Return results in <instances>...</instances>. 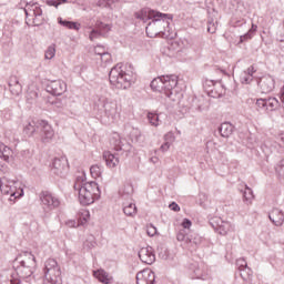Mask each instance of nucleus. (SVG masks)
Masks as SVG:
<instances>
[{
	"label": "nucleus",
	"mask_w": 284,
	"mask_h": 284,
	"mask_svg": "<svg viewBox=\"0 0 284 284\" xmlns=\"http://www.w3.org/2000/svg\"><path fill=\"white\" fill-rule=\"evenodd\" d=\"M135 19L140 21H148L152 19V21L146 27V34L150 37V32L155 31V36L160 34V32H171L172 28L170 27V21H173L174 14L172 13H161L159 11L150 10L148 8H143L140 11L134 13ZM163 28V30H161Z\"/></svg>",
	"instance_id": "1"
},
{
	"label": "nucleus",
	"mask_w": 284,
	"mask_h": 284,
	"mask_svg": "<svg viewBox=\"0 0 284 284\" xmlns=\"http://www.w3.org/2000/svg\"><path fill=\"white\" fill-rule=\"evenodd\" d=\"M12 267L20 280L31 283L34 278L32 274L37 267V257L30 252H24L16 257Z\"/></svg>",
	"instance_id": "2"
},
{
	"label": "nucleus",
	"mask_w": 284,
	"mask_h": 284,
	"mask_svg": "<svg viewBox=\"0 0 284 284\" xmlns=\"http://www.w3.org/2000/svg\"><path fill=\"white\" fill-rule=\"evenodd\" d=\"M109 81L118 90H128L134 83V75L132 71H128L126 65L118 63L110 70Z\"/></svg>",
	"instance_id": "3"
},
{
	"label": "nucleus",
	"mask_w": 284,
	"mask_h": 284,
	"mask_svg": "<svg viewBox=\"0 0 284 284\" xmlns=\"http://www.w3.org/2000/svg\"><path fill=\"white\" fill-rule=\"evenodd\" d=\"M80 183L74 184V190L79 192V201L81 205H92L94 201L101 199V189L94 181L83 183V175L78 178Z\"/></svg>",
	"instance_id": "4"
},
{
	"label": "nucleus",
	"mask_w": 284,
	"mask_h": 284,
	"mask_svg": "<svg viewBox=\"0 0 284 284\" xmlns=\"http://www.w3.org/2000/svg\"><path fill=\"white\" fill-rule=\"evenodd\" d=\"M179 85V77L176 75H162L151 81L150 88L153 92L164 94L171 101H174V88Z\"/></svg>",
	"instance_id": "5"
},
{
	"label": "nucleus",
	"mask_w": 284,
	"mask_h": 284,
	"mask_svg": "<svg viewBox=\"0 0 284 284\" xmlns=\"http://www.w3.org/2000/svg\"><path fill=\"white\" fill-rule=\"evenodd\" d=\"M37 130H40V136H41L42 143H52V139H54V129H52V125H50L48 121L37 120V121L29 122L24 126L23 132L27 136H33Z\"/></svg>",
	"instance_id": "6"
},
{
	"label": "nucleus",
	"mask_w": 284,
	"mask_h": 284,
	"mask_svg": "<svg viewBox=\"0 0 284 284\" xmlns=\"http://www.w3.org/2000/svg\"><path fill=\"white\" fill-rule=\"evenodd\" d=\"M94 110L101 115L106 116L110 121H114L119 116V104L115 101L108 100L105 97L97 95L94 98Z\"/></svg>",
	"instance_id": "7"
},
{
	"label": "nucleus",
	"mask_w": 284,
	"mask_h": 284,
	"mask_svg": "<svg viewBox=\"0 0 284 284\" xmlns=\"http://www.w3.org/2000/svg\"><path fill=\"white\" fill-rule=\"evenodd\" d=\"M41 203L42 214L44 219H48L52 214L53 210H58L61 206V200L50 191H41L39 194Z\"/></svg>",
	"instance_id": "8"
},
{
	"label": "nucleus",
	"mask_w": 284,
	"mask_h": 284,
	"mask_svg": "<svg viewBox=\"0 0 284 284\" xmlns=\"http://www.w3.org/2000/svg\"><path fill=\"white\" fill-rule=\"evenodd\" d=\"M19 185L20 183L17 180H10L8 178L0 179V191L3 194L9 195L10 201H14L23 196V189H21Z\"/></svg>",
	"instance_id": "9"
},
{
	"label": "nucleus",
	"mask_w": 284,
	"mask_h": 284,
	"mask_svg": "<svg viewBox=\"0 0 284 284\" xmlns=\"http://www.w3.org/2000/svg\"><path fill=\"white\" fill-rule=\"evenodd\" d=\"M44 281H61V266L54 258H49L44 262L43 267Z\"/></svg>",
	"instance_id": "10"
},
{
	"label": "nucleus",
	"mask_w": 284,
	"mask_h": 284,
	"mask_svg": "<svg viewBox=\"0 0 284 284\" xmlns=\"http://www.w3.org/2000/svg\"><path fill=\"white\" fill-rule=\"evenodd\" d=\"M110 145L115 152H122L124 156H129L130 152H132V144L116 133L111 138Z\"/></svg>",
	"instance_id": "11"
},
{
	"label": "nucleus",
	"mask_w": 284,
	"mask_h": 284,
	"mask_svg": "<svg viewBox=\"0 0 284 284\" xmlns=\"http://www.w3.org/2000/svg\"><path fill=\"white\" fill-rule=\"evenodd\" d=\"M255 105L258 112H274L281 108V102L276 98H260L256 100Z\"/></svg>",
	"instance_id": "12"
},
{
	"label": "nucleus",
	"mask_w": 284,
	"mask_h": 284,
	"mask_svg": "<svg viewBox=\"0 0 284 284\" xmlns=\"http://www.w3.org/2000/svg\"><path fill=\"white\" fill-rule=\"evenodd\" d=\"M187 270L191 278H197L201 281H205L207 278V271L205 270V265L199 264L196 261L189 262Z\"/></svg>",
	"instance_id": "13"
},
{
	"label": "nucleus",
	"mask_w": 284,
	"mask_h": 284,
	"mask_svg": "<svg viewBox=\"0 0 284 284\" xmlns=\"http://www.w3.org/2000/svg\"><path fill=\"white\" fill-rule=\"evenodd\" d=\"M68 90V84L63 80H52L47 87L45 91L53 97H61V94L65 93Z\"/></svg>",
	"instance_id": "14"
},
{
	"label": "nucleus",
	"mask_w": 284,
	"mask_h": 284,
	"mask_svg": "<svg viewBox=\"0 0 284 284\" xmlns=\"http://www.w3.org/2000/svg\"><path fill=\"white\" fill-rule=\"evenodd\" d=\"M69 170V165H68V159L65 158H55L52 161L51 164V172H53V174H55L57 176H65V174L68 173Z\"/></svg>",
	"instance_id": "15"
},
{
	"label": "nucleus",
	"mask_w": 284,
	"mask_h": 284,
	"mask_svg": "<svg viewBox=\"0 0 284 284\" xmlns=\"http://www.w3.org/2000/svg\"><path fill=\"white\" fill-rule=\"evenodd\" d=\"M257 85L262 92V94H270L276 85V81L272 75H263L257 80Z\"/></svg>",
	"instance_id": "16"
},
{
	"label": "nucleus",
	"mask_w": 284,
	"mask_h": 284,
	"mask_svg": "<svg viewBox=\"0 0 284 284\" xmlns=\"http://www.w3.org/2000/svg\"><path fill=\"white\" fill-rule=\"evenodd\" d=\"M138 254L140 261L145 265H152L156 261V255L154 254V248L152 246L142 247Z\"/></svg>",
	"instance_id": "17"
},
{
	"label": "nucleus",
	"mask_w": 284,
	"mask_h": 284,
	"mask_svg": "<svg viewBox=\"0 0 284 284\" xmlns=\"http://www.w3.org/2000/svg\"><path fill=\"white\" fill-rule=\"evenodd\" d=\"M156 274L150 270H143L136 274V284H154Z\"/></svg>",
	"instance_id": "18"
},
{
	"label": "nucleus",
	"mask_w": 284,
	"mask_h": 284,
	"mask_svg": "<svg viewBox=\"0 0 284 284\" xmlns=\"http://www.w3.org/2000/svg\"><path fill=\"white\" fill-rule=\"evenodd\" d=\"M124 134H131V140L133 143H141L143 141V134L139 128L132 126V124H124Z\"/></svg>",
	"instance_id": "19"
},
{
	"label": "nucleus",
	"mask_w": 284,
	"mask_h": 284,
	"mask_svg": "<svg viewBox=\"0 0 284 284\" xmlns=\"http://www.w3.org/2000/svg\"><path fill=\"white\" fill-rule=\"evenodd\" d=\"M203 243V236L199 235V233H190L186 236V245L191 252H196L199 245Z\"/></svg>",
	"instance_id": "20"
},
{
	"label": "nucleus",
	"mask_w": 284,
	"mask_h": 284,
	"mask_svg": "<svg viewBox=\"0 0 284 284\" xmlns=\"http://www.w3.org/2000/svg\"><path fill=\"white\" fill-rule=\"evenodd\" d=\"M268 219L273 224L276 225V227H281L284 223V213L283 210L274 207L270 213H268Z\"/></svg>",
	"instance_id": "21"
},
{
	"label": "nucleus",
	"mask_w": 284,
	"mask_h": 284,
	"mask_svg": "<svg viewBox=\"0 0 284 284\" xmlns=\"http://www.w3.org/2000/svg\"><path fill=\"white\" fill-rule=\"evenodd\" d=\"M211 225L214 227V230H216V232H219V234H221L222 236H225V234H227V232H230V227H232V225H230V222H225L221 219L217 220L216 225L214 226V222H211Z\"/></svg>",
	"instance_id": "22"
},
{
	"label": "nucleus",
	"mask_w": 284,
	"mask_h": 284,
	"mask_svg": "<svg viewBox=\"0 0 284 284\" xmlns=\"http://www.w3.org/2000/svg\"><path fill=\"white\" fill-rule=\"evenodd\" d=\"M217 130L223 139H229V136H232V134H234V126L230 122L222 123Z\"/></svg>",
	"instance_id": "23"
},
{
	"label": "nucleus",
	"mask_w": 284,
	"mask_h": 284,
	"mask_svg": "<svg viewBox=\"0 0 284 284\" xmlns=\"http://www.w3.org/2000/svg\"><path fill=\"white\" fill-rule=\"evenodd\" d=\"M103 160L105 161L108 168H116V165H119V158H116V155L110 151L103 152Z\"/></svg>",
	"instance_id": "24"
},
{
	"label": "nucleus",
	"mask_w": 284,
	"mask_h": 284,
	"mask_svg": "<svg viewBox=\"0 0 284 284\" xmlns=\"http://www.w3.org/2000/svg\"><path fill=\"white\" fill-rule=\"evenodd\" d=\"M12 154H14L12 149L3 143H0V159H3V161L10 163V161H12Z\"/></svg>",
	"instance_id": "25"
},
{
	"label": "nucleus",
	"mask_w": 284,
	"mask_h": 284,
	"mask_svg": "<svg viewBox=\"0 0 284 284\" xmlns=\"http://www.w3.org/2000/svg\"><path fill=\"white\" fill-rule=\"evenodd\" d=\"M58 23L60 26H63V28H68V30H77V32L81 30V23L70 20H63V18H58Z\"/></svg>",
	"instance_id": "26"
},
{
	"label": "nucleus",
	"mask_w": 284,
	"mask_h": 284,
	"mask_svg": "<svg viewBox=\"0 0 284 284\" xmlns=\"http://www.w3.org/2000/svg\"><path fill=\"white\" fill-rule=\"evenodd\" d=\"M256 30H258V26L252 23L251 29L243 36L240 37V43H245V41H250L256 34Z\"/></svg>",
	"instance_id": "27"
},
{
	"label": "nucleus",
	"mask_w": 284,
	"mask_h": 284,
	"mask_svg": "<svg viewBox=\"0 0 284 284\" xmlns=\"http://www.w3.org/2000/svg\"><path fill=\"white\" fill-rule=\"evenodd\" d=\"M122 199H130L134 194V186L132 184H124V186L119 191Z\"/></svg>",
	"instance_id": "28"
},
{
	"label": "nucleus",
	"mask_w": 284,
	"mask_h": 284,
	"mask_svg": "<svg viewBox=\"0 0 284 284\" xmlns=\"http://www.w3.org/2000/svg\"><path fill=\"white\" fill-rule=\"evenodd\" d=\"M193 110H197V112H203L205 110V99L204 98H193L192 100Z\"/></svg>",
	"instance_id": "29"
},
{
	"label": "nucleus",
	"mask_w": 284,
	"mask_h": 284,
	"mask_svg": "<svg viewBox=\"0 0 284 284\" xmlns=\"http://www.w3.org/2000/svg\"><path fill=\"white\" fill-rule=\"evenodd\" d=\"M239 272H240V276H241V278H243V281H245L246 283L252 281V276L254 273L252 272V268H250V266L240 268Z\"/></svg>",
	"instance_id": "30"
},
{
	"label": "nucleus",
	"mask_w": 284,
	"mask_h": 284,
	"mask_svg": "<svg viewBox=\"0 0 284 284\" xmlns=\"http://www.w3.org/2000/svg\"><path fill=\"white\" fill-rule=\"evenodd\" d=\"M38 3L37 2H28V1H21L19 7L24 9V14L28 17V12H32L34 8H37Z\"/></svg>",
	"instance_id": "31"
},
{
	"label": "nucleus",
	"mask_w": 284,
	"mask_h": 284,
	"mask_svg": "<svg viewBox=\"0 0 284 284\" xmlns=\"http://www.w3.org/2000/svg\"><path fill=\"white\" fill-rule=\"evenodd\" d=\"M123 213L125 214V216H134L136 214V204H125L123 207Z\"/></svg>",
	"instance_id": "32"
},
{
	"label": "nucleus",
	"mask_w": 284,
	"mask_h": 284,
	"mask_svg": "<svg viewBox=\"0 0 284 284\" xmlns=\"http://www.w3.org/2000/svg\"><path fill=\"white\" fill-rule=\"evenodd\" d=\"M97 278H98V281H100V283H103V284L112 283V277H110L108 275V273H105V271H103V270L98 272Z\"/></svg>",
	"instance_id": "33"
},
{
	"label": "nucleus",
	"mask_w": 284,
	"mask_h": 284,
	"mask_svg": "<svg viewBox=\"0 0 284 284\" xmlns=\"http://www.w3.org/2000/svg\"><path fill=\"white\" fill-rule=\"evenodd\" d=\"M98 30L100 31V33L102 34H108V32H110V30H112V26L108 24V23H103L101 21H98L95 23Z\"/></svg>",
	"instance_id": "34"
},
{
	"label": "nucleus",
	"mask_w": 284,
	"mask_h": 284,
	"mask_svg": "<svg viewBox=\"0 0 284 284\" xmlns=\"http://www.w3.org/2000/svg\"><path fill=\"white\" fill-rule=\"evenodd\" d=\"M219 82L217 81H214V80H206L205 82H204V88H205V90L209 92V94L211 95V97H216V95H214V89H210V88H214V85H216Z\"/></svg>",
	"instance_id": "35"
},
{
	"label": "nucleus",
	"mask_w": 284,
	"mask_h": 284,
	"mask_svg": "<svg viewBox=\"0 0 284 284\" xmlns=\"http://www.w3.org/2000/svg\"><path fill=\"white\" fill-rule=\"evenodd\" d=\"M252 199H254V192L250 186H246L243 193V201L246 203H252Z\"/></svg>",
	"instance_id": "36"
},
{
	"label": "nucleus",
	"mask_w": 284,
	"mask_h": 284,
	"mask_svg": "<svg viewBox=\"0 0 284 284\" xmlns=\"http://www.w3.org/2000/svg\"><path fill=\"white\" fill-rule=\"evenodd\" d=\"M90 221V211H84L78 219V225H85Z\"/></svg>",
	"instance_id": "37"
},
{
	"label": "nucleus",
	"mask_w": 284,
	"mask_h": 284,
	"mask_svg": "<svg viewBox=\"0 0 284 284\" xmlns=\"http://www.w3.org/2000/svg\"><path fill=\"white\" fill-rule=\"evenodd\" d=\"M240 81L241 83H243V85H250V83L254 81V75H248L245 72H243L240 77Z\"/></svg>",
	"instance_id": "38"
},
{
	"label": "nucleus",
	"mask_w": 284,
	"mask_h": 284,
	"mask_svg": "<svg viewBox=\"0 0 284 284\" xmlns=\"http://www.w3.org/2000/svg\"><path fill=\"white\" fill-rule=\"evenodd\" d=\"M57 54V48H54V44H51L45 50L44 57L45 59H54V55Z\"/></svg>",
	"instance_id": "39"
},
{
	"label": "nucleus",
	"mask_w": 284,
	"mask_h": 284,
	"mask_svg": "<svg viewBox=\"0 0 284 284\" xmlns=\"http://www.w3.org/2000/svg\"><path fill=\"white\" fill-rule=\"evenodd\" d=\"M90 172H91V176L93 179H99V176H101V166H99L98 164H94L90 168Z\"/></svg>",
	"instance_id": "40"
},
{
	"label": "nucleus",
	"mask_w": 284,
	"mask_h": 284,
	"mask_svg": "<svg viewBox=\"0 0 284 284\" xmlns=\"http://www.w3.org/2000/svg\"><path fill=\"white\" fill-rule=\"evenodd\" d=\"M149 123H151L154 128H159V114L156 113H148Z\"/></svg>",
	"instance_id": "41"
},
{
	"label": "nucleus",
	"mask_w": 284,
	"mask_h": 284,
	"mask_svg": "<svg viewBox=\"0 0 284 284\" xmlns=\"http://www.w3.org/2000/svg\"><path fill=\"white\" fill-rule=\"evenodd\" d=\"M261 150L265 156H270L272 154V146L270 145V141H265L261 145Z\"/></svg>",
	"instance_id": "42"
},
{
	"label": "nucleus",
	"mask_w": 284,
	"mask_h": 284,
	"mask_svg": "<svg viewBox=\"0 0 284 284\" xmlns=\"http://www.w3.org/2000/svg\"><path fill=\"white\" fill-rule=\"evenodd\" d=\"M37 99H39V92H37V90L29 89L27 93V100L31 101L32 103V101H37Z\"/></svg>",
	"instance_id": "43"
},
{
	"label": "nucleus",
	"mask_w": 284,
	"mask_h": 284,
	"mask_svg": "<svg viewBox=\"0 0 284 284\" xmlns=\"http://www.w3.org/2000/svg\"><path fill=\"white\" fill-rule=\"evenodd\" d=\"M22 90H23V87H21V83H18L10 88V92L11 94H13V97H19Z\"/></svg>",
	"instance_id": "44"
},
{
	"label": "nucleus",
	"mask_w": 284,
	"mask_h": 284,
	"mask_svg": "<svg viewBox=\"0 0 284 284\" xmlns=\"http://www.w3.org/2000/svg\"><path fill=\"white\" fill-rule=\"evenodd\" d=\"M217 26H219L217 22L209 21V23H207V32H210V34H214L216 32Z\"/></svg>",
	"instance_id": "45"
},
{
	"label": "nucleus",
	"mask_w": 284,
	"mask_h": 284,
	"mask_svg": "<svg viewBox=\"0 0 284 284\" xmlns=\"http://www.w3.org/2000/svg\"><path fill=\"white\" fill-rule=\"evenodd\" d=\"M101 34H103L99 29H93L90 32L89 39L91 41H94V39H99V37H101Z\"/></svg>",
	"instance_id": "46"
},
{
	"label": "nucleus",
	"mask_w": 284,
	"mask_h": 284,
	"mask_svg": "<svg viewBox=\"0 0 284 284\" xmlns=\"http://www.w3.org/2000/svg\"><path fill=\"white\" fill-rule=\"evenodd\" d=\"M97 54H99V57H101V60L104 61V63H108V61H110L112 59V55H110L109 52H97Z\"/></svg>",
	"instance_id": "47"
},
{
	"label": "nucleus",
	"mask_w": 284,
	"mask_h": 284,
	"mask_svg": "<svg viewBox=\"0 0 284 284\" xmlns=\"http://www.w3.org/2000/svg\"><path fill=\"white\" fill-rule=\"evenodd\" d=\"M176 239H178V241H180V242H185L186 244H187V234H185V231L184 230H182V231H180L178 234H176Z\"/></svg>",
	"instance_id": "48"
},
{
	"label": "nucleus",
	"mask_w": 284,
	"mask_h": 284,
	"mask_svg": "<svg viewBox=\"0 0 284 284\" xmlns=\"http://www.w3.org/2000/svg\"><path fill=\"white\" fill-rule=\"evenodd\" d=\"M236 267L239 270H243V268L247 267V261H245V258H239L236 261Z\"/></svg>",
	"instance_id": "49"
},
{
	"label": "nucleus",
	"mask_w": 284,
	"mask_h": 284,
	"mask_svg": "<svg viewBox=\"0 0 284 284\" xmlns=\"http://www.w3.org/2000/svg\"><path fill=\"white\" fill-rule=\"evenodd\" d=\"M97 245V242L94 241V237H91L84 242V247H88V250H92Z\"/></svg>",
	"instance_id": "50"
},
{
	"label": "nucleus",
	"mask_w": 284,
	"mask_h": 284,
	"mask_svg": "<svg viewBox=\"0 0 284 284\" xmlns=\"http://www.w3.org/2000/svg\"><path fill=\"white\" fill-rule=\"evenodd\" d=\"M156 229L150 224L149 226H146V234L148 236H156Z\"/></svg>",
	"instance_id": "51"
},
{
	"label": "nucleus",
	"mask_w": 284,
	"mask_h": 284,
	"mask_svg": "<svg viewBox=\"0 0 284 284\" xmlns=\"http://www.w3.org/2000/svg\"><path fill=\"white\" fill-rule=\"evenodd\" d=\"M19 83V78H17V75H13L9 79V88H13V85H18Z\"/></svg>",
	"instance_id": "52"
},
{
	"label": "nucleus",
	"mask_w": 284,
	"mask_h": 284,
	"mask_svg": "<svg viewBox=\"0 0 284 284\" xmlns=\"http://www.w3.org/2000/svg\"><path fill=\"white\" fill-rule=\"evenodd\" d=\"M32 12H33L34 17H42L43 16V10L39 6H36L34 9H32Z\"/></svg>",
	"instance_id": "53"
},
{
	"label": "nucleus",
	"mask_w": 284,
	"mask_h": 284,
	"mask_svg": "<svg viewBox=\"0 0 284 284\" xmlns=\"http://www.w3.org/2000/svg\"><path fill=\"white\" fill-rule=\"evenodd\" d=\"M182 227H184V230H190V227H192V221L190 219H184L182 221Z\"/></svg>",
	"instance_id": "54"
},
{
	"label": "nucleus",
	"mask_w": 284,
	"mask_h": 284,
	"mask_svg": "<svg viewBox=\"0 0 284 284\" xmlns=\"http://www.w3.org/2000/svg\"><path fill=\"white\" fill-rule=\"evenodd\" d=\"M170 210H172L173 212H181V206H179V204L176 202H172L169 205Z\"/></svg>",
	"instance_id": "55"
},
{
	"label": "nucleus",
	"mask_w": 284,
	"mask_h": 284,
	"mask_svg": "<svg viewBox=\"0 0 284 284\" xmlns=\"http://www.w3.org/2000/svg\"><path fill=\"white\" fill-rule=\"evenodd\" d=\"M244 73L248 74V77H254V73H256V69H254V65H251L247 68L246 71H244Z\"/></svg>",
	"instance_id": "56"
},
{
	"label": "nucleus",
	"mask_w": 284,
	"mask_h": 284,
	"mask_svg": "<svg viewBox=\"0 0 284 284\" xmlns=\"http://www.w3.org/2000/svg\"><path fill=\"white\" fill-rule=\"evenodd\" d=\"M47 4L53 6V8H59V6H61V2H59L58 0H47Z\"/></svg>",
	"instance_id": "57"
},
{
	"label": "nucleus",
	"mask_w": 284,
	"mask_h": 284,
	"mask_svg": "<svg viewBox=\"0 0 284 284\" xmlns=\"http://www.w3.org/2000/svg\"><path fill=\"white\" fill-rule=\"evenodd\" d=\"M164 140L166 141V142H172V141H174V134L172 133V132H169V133H166L165 135H164Z\"/></svg>",
	"instance_id": "58"
},
{
	"label": "nucleus",
	"mask_w": 284,
	"mask_h": 284,
	"mask_svg": "<svg viewBox=\"0 0 284 284\" xmlns=\"http://www.w3.org/2000/svg\"><path fill=\"white\" fill-rule=\"evenodd\" d=\"M160 150H162V152H168V150H170V142H165L160 146Z\"/></svg>",
	"instance_id": "59"
},
{
	"label": "nucleus",
	"mask_w": 284,
	"mask_h": 284,
	"mask_svg": "<svg viewBox=\"0 0 284 284\" xmlns=\"http://www.w3.org/2000/svg\"><path fill=\"white\" fill-rule=\"evenodd\" d=\"M43 24V20H39V17H34L33 26L39 27Z\"/></svg>",
	"instance_id": "60"
},
{
	"label": "nucleus",
	"mask_w": 284,
	"mask_h": 284,
	"mask_svg": "<svg viewBox=\"0 0 284 284\" xmlns=\"http://www.w3.org/2000/svg\"><path fill=\"white\" fill-rule=\"evenodd\" d=\"M43 284H61V281L55 282L54 280H44Z\"/></svg>",
	"instance_id": "61"
},
{
	"label": "nucleus",
	"mask_w": 284,
	"mask_h": 284,
	"mask_svg": "<svg viewBox=\"0 0 284 284\" xmlns=\"http://www.w3.org/2000/svg\"><path fill=\"white\" fill-rule=\"evenodd\" d=\"M280 100H281V103H284V87L280 91Z\"/></svg>",
	"instance_id": "62"
},
{
	"label": "nucleus",
	"mask_w": 284,
	"mask_h": 284,
	"mask_svg": "<svg viewBox=\"0 0 284 284\" xmlns=\"http://www.w3.org/2000/svg\"><path fill=\"white\" fill-rule=\"evenodd\" d=\"M10 283L11 284H21V280H11Z\"/></svg>",
	"instance_id": "63"
},
{
	"label": "nucleus",
	"mask_w": 284,
	"mask_h": 284,
	"mask_svg": "<svg viewBox=\"0 0 284 284\" xmlns=\"http://www.w3.org/2000/svg\"><path fill=\"white\" fill-rule=\"evenodd\" d=\"M280 141H282L283 145H284V133L280 134Z\"/></svg>",
	"instance_id": "64"
}]
</instances>
